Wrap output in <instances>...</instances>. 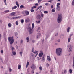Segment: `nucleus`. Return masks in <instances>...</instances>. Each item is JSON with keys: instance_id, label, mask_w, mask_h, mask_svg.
Masks as SVG:
<instances>
[{"instance_id": "nucleus-1", "label": "nucleus", "mask_w": 74, "mask_h": 74, "mask_svg": "<svg viewBox=\"0 0 74 74\" xmlns=\"http://www.w3.org/2000/svg\"><path fill=\"white\" fill-rule=\"evenodd\" d=\"M62 49L61 48H58L56 49V53L58 56L62 55Z\"/></svg>"}, {"instance_id": "nucleus-2", "label": "nucleus", "mask_w": 74, "mask_h": 74, "mask_svg": "<svg viewBox=\"0 0 74 74\" xmlns=\"http://www.w3.org/2000/svg\"><path fill=\"white\" fill-rule=\"evenodd\" d=\"M62 21V14H59L58 15L57 18V22L59 23H60Z\"/></svg>"}, {"instance_id": "nucleus-3", "label": "nucleus", "mask_w": 74, "mask_h": 74, "mask_svg": "<svg viewBox=\"0 0 74 74\" xmlns=\"http://www.w3.org/2000/svg\"><path fill=\"white\" fill-rule=\"evenodd\" d=\"M8 40L10 44H12L14 43V37L13 36L9 37Z\"/></svg>"}, {"instance_id": "nucleus-4", "label": "nucleus", "mask_w": 74, "mask_h": 74, "mask_svg": "<svg viewBox=\"0 0 74 74\" xmlns=\"http://www.w3.org/2000/svg\"><path fill=\"white\" fill-rule=\"evenodd\" d=\"M68 47L69 48V52H71L72 49V47H73V45L72 44H69L68 46Z\"/></svg>"}, {"instance_id": "nucleus-5", "label": "nucleus", "mask_w": 74, "mask_h": 74, "mask_svg": "<svg viewBox=\"0 0 74 74\" xmlns=\"http://www.w3.org/2000/svg\"><path fill=\"white\" fill-rule=\"evenodd\" d=\"M60 5V4L59 3H58L57 4V7L56 8V10H58V11H60V6L59 5Z\"/></svg>"}, {"instance_id": "nucleus-6", "label": "nucleus", "mask_w": 74, "mask_h": 74, "mask_svg": "<svg viewBox=\"0 0 74 74\" xmlns=\"http://www.w3.org/2000/svg\"><path fill=\"white\" fill-rule=\"evenodd\" d=\"M29 33V34H31L32 33H33V31H32V29L31 28V27H29L28 28Z\"/></svg>"}, {"instance_id": "nucleus-7", "label": "nucleus", "mask_w": 74, "mask_h": 74, "mask_svg": "<svg viewBox=\"0 0 74 74\" xmlns=\"http://www.w3.org/2000/svg\"><path fill=\"white\" fill-rule=\"evenodd\" d=\"M12 54L13 55H16V52L14 51V48L13 47L12 48Z\"/></svg>"}, {"instance_id": "nucleus-8", "label": "nucleus", "mask_w": 74, "mask_h": 74, "mask_svg": "<svg viewBox=\"0 0 74 74\" xmlns=\"http://www.w3.org/2000/svg\"><path fill=\"white\" fill-rule=\"evenodd\" d=\"M19 17H12L11 18V19H18V18H19Z\"/></svg>"}, {"instance_id": "nucleus-9", "label": "nucleus", "mask_w": 74, "mask_h": 74, "mask_svg": "<svg viewBox=\"0 0 74 74\" xmlns=\"http://www.w3.org/2000/svg\"><path fill=\"white\" fill-rule=\"evenodd\" d=\"M36 18L38 20L40 19H41V16L40 15H38L36 16Z\"/></svg>"}, {"instance_id": "nucleus-10", "label": "nucleus", "mask_w": 74, "mask_h": 74, "mask_svg": "<svg viewBox=\"0 0 74 74\" xmlns=\"http://www.w3.org/2000/svg\"><path fill=\"white\" fill-rule=\"evenodd\" d=\"M47 59L48 61L51 62V57L49 56H47Z\"/></svg>"}, {"instance_id": "nucleus-11", "label": "nucleus", "mask_w": 74, "mask_h": 74, "mask_svg": "<svg viewBox=\"0 0 74 74\" xmlns=\"http://www.w3.org/2000/svg\"><path fill=\"white\" fill-rule=\"evenodd\" d=\"M43 55V52H42L41 53H40L39 54V56L40 58H41L42 56Z\"/></svg>"}, {"instance_id": "nucleus-12", "label": "nucleus", "mask_w": 74, "mask_h": 74, "mask_svg": "<svg viewBox=\"0 0 74 74\" xmlns=\"http://www.w3.org/2000/svg\"><path fill=\"white\" fill-rule=\"evenodd\" d=\"M25 13L26 15H29V12L28 11H25Z\"/></svg>"}, {"instance_id": "nucleus-13", "label": "nucleus", "mask_w": 74, "mask_h": 74, "mask_svg": "<svg viewBox=\"0 0 74 74\" xmlns=\"http://www.w3.org/2000/svg\"><path fill=\"white\" fill-rule=\"evenodd\" d=\"M31 69H35L36 68V66L34 65H32L31 67Z\"/></svg>"}, {"instance_id": "nucleus-14", "label": "nucleus", "mask_w": 74, "mask_h": 74, "mask_svg": "<svg viewBox=\"0 0 74 74\" xmlns=\"http://www.w3.org/2000/svg\"><path fill=\"white\" fill-rule=\"evenodd\" d=\"M25 21L26 23H27V22H30V20H29V18H27V19H25Z\"/></svg>"}, {"instance_id": "nucleus-15", "label": "nucleus", "mask_w": 74, "mask_h": 74, "mask_svg": "<svg viewBox=\"0 0 74 74\" xmlns=\"http://www.w3.org/2000/svg\"><path fill=\"white\" fill-rule=\"evenodd\" d=\"M40 36H41V34H39L36 36V38H39V37H40Z\"/></svg>"}, {"instance_id": "nucleus-16", "label": "nucleus", "mask_w": 74, "mask_h": 74, "mask_svg": "<svg viewBox=\"0 0 74 74\" xmlns=\"http://www.w3.org/2000/svg\"><path fill=\"white\" fill-rule=\"evenodd\" d=\"M42 60L43 62H44L45 60V58L44 57V56H43L42 58Z\"/></svg>"}, {"instance_id": "nucleus-17", "label": "nucleus", "mask_w": 74, "mask_h": 74, "mask_svg": "<svg viewBox=\"0 0 74 74\" xmlns=\"http://www.w3.org/2000/svg\"><path fill=\"white\" fill-rule=\"evenodd\" d=\"M36 23H41V21L39 20L36 21Z\"/></svg>"}, {"instance_id": "nucleus-18", "label": "nucleus", "mask_w": 74, "mask_h": 74, "mask_svg": "<svg viewBox=\"0 0 74 74\" xmlns=\"http://www.w3.org/2000/svg\"><path fill=\"white\" fill-rule=\"evenodd\" d=\"M16 8H17V6H15L14 7H12V10H13L14 9H16Z\"/></svg>"}, {"instance_id": "nucleus-19", "label": "nucleus", "mask_w": 74, "mask_h": 74, "mask_svg": "<svg viewBox=\"0 0 74 74\" xmlns=\"http://www.w3.org/2000/svg\"><path fill=\"white\" fill-rule=\"evenodd\" d=\"M9 11L8 10H6L5 11H4L3 12V13H7L8 12H9Z\"/></svg>"}, {"instance_id": "nucleus-20", "label": "nucleus", "mask_w": 74, "mask_h": 74, "mask_svg": "<svg viewBox=\"0 0 74 74\" xmlns=\"http://www.w3.org/2000/svg\"><path fill=\"white\" fill-rule=\"evenodd\" d=\"M29 64V62H27L26 65V68H27Z\"/></svg>"}, {"instance_id": "nucleus-21", "label": "nucleus", "mask_w": 74, "mask_h": 74, "mask_svg": "<svg viewBox=\"0 0 74 74\" xmlns=\"http://www.w3.org/2000/svg\"><path fill=\"white\" fill-rule=\"evenodd\" d=\"M72 66L74 69V57L73 58V64Z\"/></svg>"}, {"instance_id": "nucleus-22", "label": "nucleus", "mask_w": 74, "mask_h": 74, "mask_svg": "<svg viewBox=\"0 0 74 74\" xmlns=\"http://www.w3.org/2000/svg\"><path fill=\"white\" fill-rule=\"evenodd\" d=\"M20 8L21 9H22V8H25V6H23V5H21L20 6Z\"/></svg>"}, {"instance_id": "nucleus-23", "label": "nucleus", "mask_w": 74, "mask_h": 74, "mask_svg": "<svg viewBox=\"0 0 74 74\" xmlns=\"http://www.w3.org/2000/svg\"><path fill=\"white\" fill-rule=\"evenodd\" d=\"M26 39L27 42H29V38L28 37H27Z\"/></svg>"}, {"instance_id": "nucleus-24", "label": "nucleus", "mask_w": 74, "mask_h": 74, "mask_svg": "<svg viewBox=\"0 0 74 74\" xmlns=\"http://www.w3.org/2000/svg\"><path fill=\"white\" fill-rule=\"evenodd\" d=\"M11 26H12V25L10 23H9L8 24V26L9 27H11Z\"/></svg>"}, {"instance_id": "nucleus-25", "label": "nucleus", "mask_w": 74, "mask_h": 74, "mask_svg": "<svg viewBox=\"0 0 74 74\" xmlns=\"http://www.w3.org/2000/svg\"><path fill=\"white\" fill-rule=\"evenodd\" d=\"M15 12H12L10 14V15L12 16H13V15H15Z\"/></svg>"}, {"instance_id": "nucleus-26", "label": "nucleus", "mask_w": 74, "mask_h": 74, "mask_svg": "<svg viewBox=\"0 0 74 74\" xmlns=\"http://www.w3.org/2000/svg\"><path fill=\"white\" fill-rule=\"evenodd\" d=\"M73 72V71H72V69H69V73L70 74H72Z\"/></svg>"}, {"instance_id": "nucleus-27", "label": "nucleus", "mask_w": 74, "mask_h": 74, "mask_svg": "<svg viewBox=\"0 0 74 74\" xmlns=\"http://www.w3.org/2000/svg\"><path fill=\"white\" fill-rule=\"evenodd\" d=\"M71 41V38H68V42H70Z\"/></svg>"}, {"instance_id": "nucleus-28", "label": "nucleus", "mask_w": 74, "mask_h": 74, "mask_svg": "<svg viewBox=\"0 0 74 74\" xmlns=\"http://www.w3.org/2000/svg\"><path fill=\"white\" fill-rule=\"evenodd\" d=\"M16 5L18 7H19V5L18 4V2L16 1Z\"/></svg>"}, {"instance_id": "nucleus-29", "label": "nucleus", "mask_w": 74, "mask_h": 74, "mask_svg": "<svg viewBox=\"0 0 74 74\" xmlns=\"http://www.w3.org/2000/svg\"><path fill=\"white\" fill-rule=\"evenodd\" d=\"M37 8L36 6H34L31 8V9H34V8Z\"/></svg>"}, {"instance_id": "nucleus-30", "label": "nucleus", "mask_w": 74, "mask_h": 74, "mask_svg": "<svg viewBox=\"0 0 74 74\" xmlns=\"http://www.w3.org/2000/svg\"><path fill=\"white\" fill-rule=\"evenodd\" d=\"M67 70H64V74H67L66 73H67Z\"/></svg>"}, {"instance_id": "nucleus-31", "label": "nucleus", "mask_w": 74, "mask_h": 74, "mask_svg": "<svg viewBox=\"0 0 74 74\" xmlns=\"http://www.w3.org/2000/svg\"><path fill=\"white\" fill-rule=\"evenodd\" d=\"M39 69L40 71L42 70V67L41 66H40L39 67Z\"/></svg>"}, {"instance_id": "nucleus-32", "label": "nucleus", "mask_w": 74, "mask_h": 74, "mask_svg": "<svg viewBox=\"0 0 74 74\" xmlns=\"http://www.w3.org/2000/svg\"><path fill=\"white\" fill-rule=\"evenodd\" d=\"M70 27H69L68 28L67 30V32H69L70 31Z\"/></svg>"}, {"instance_id": "nucleus-33", "label": "nucleus", "mask_w": 74, "mask_h": 74, "mask_svg": "<svg viewBox=\"0 0 74 74\" xmlns=\"http://www.w3.org/2000/svg\"><path fill=\"white\" fill-rule=\"evenodd\" d=\"M32 29L34 28V23H33L32 24Z\"/></svg>"}, {"instance_id": "nucleus-34", "label": "nucleus", "mask_w": 74, "mask_h": 74, "mask_svg": "<svg viewBox=\"0 0 74 74\" xmlns=\"http://www.w3.org/2000/svg\"><path fill=\"white\" fill-rule=\"evenodd\" d=\"M46 37L45 40L46 41H47V39L48 38V35H47V34H46Z\"/></svg>"}, {"instance_id": "nucleus-35", "label": "nucleus", "mask_w": 74, "mask_h": 74, "mask_svg": "<svg viewBox=\"0 0 74 74\" xmlns=\"http://www.w3.org/2000/svg\"><path fill=\"white\" fill-rule=\"evenodd\" d=\"M42 6H39L37 8V10H38V9H39V8H42Z\"/></svg>"}, {"instance_id": "nucleus-36", "label": "nucleus", "mask_w": 74, "mask_h": 74, "mask_svg": "<svg viewBox=\"0 0 74 74\" xmlns=\"http://www.w3.org/2000/svg\"><path fill=\"white\" fill-rule=\"evenodd\" d=\"M46 67H48L49 66V64L48 63H47L46 64Z\"/></svg>"}, {"instance_id": "nucleus-37", "label": "nucleus", "mask_w": 74, "mask_h": 74, "mask_svg": "<svg viewBox=\"0 0 74 74\" xmlns=\"http://www.w3.org/2000/svg\"><path fill=\"white\" fill-rule=\"evenodd\" d=\"M15 23L16 25H18V21H16Z\"/></svg>"}, {"instance_id": "nucleus-38", "label": "nucleus", "mask_w": 74, "mask_h": 74, "mask_svg": "<svg viewBox=\"0 0 74 74\" xmlns=\"http://www.w3.org/2000/svg\"><path fill=\"white\" fill-rule=\"evenodd\" d=\"M72 5L73 6L74 5V1H73L72 2Z\"/></svg>"}, {"instance_id": "nucleus-39", "label": "nucleus", "mask_w": 74, "mask_h": 74, "mask_svg": "<svg viewBox=\"0 0 74 74\" xmlns=\"http://www.w3.org/2000/svg\"><path fill=\"white\" fill-rule=\"evenodd\" d=\"M21 23H23V22H24V20H23V19H21Z\"/></svg>"}, {"instance_id": "nucleus-40", "label": "nucleus", "mask_w": 74, "mask_h": 74, "mask_svg": "<svg viewBox=\"0 0 74 74\" xmlns=\"http://www.w3.org/2000/svg\"><path fill=\"white\" fill-rule=\"evenodd\" d=\"M20 55H21V56H22V52L21 51L19 53Z\"/></svg>"}, {"instance_id": "nucleus-41", "label": "nucleus", "mask_w": 74, "mask_h": 74, "mask_svg": "<svg viewBox=\"0 0 74 74\" xmlns=\"http://www.w3.org/2000/svg\"><path fill=\"white\" fill-rule=\"evenodd\" d=\"M48 11H44V14H47L48 13Z\"/></svg>"}, {"instance_id": "nucleus-42", "label": "nucleus", "mask_w": 74, "mask_h": 74, "mask_svg": "<svg viewBox=\"0 0 74 74\" xmlns=\"http://www.w3.org/2000/svg\"><path fill=\"white\" fill-rule=\"evenodd\" d=\"M18 69H21V65H19L18 66Z\"/></svg>"}, {"instance_id": "nucleus-43", "label": "nucleus", "mask_w": 74, "mask_h": 74, "mask_svg": "<svg viewBox=\"0 0 74 74\" xmlns=\"http://www.w3.org/2000/svg\"><path fill=\"white\" fill-rule=\"evenodd\" d=\"M38 51H36L34 52L33 53H35V54L37 53Z\"/></svg>"}, {"instance_id": "nucleus-44", "label": "nucleus", "mask_w": 74, "mask_h": 74, "mask_svg": "<svg viewBox=\"0 0 74 74\" xmlns=\"http://www.w3.org/2000/svg\"><path fill=\"white\" fill-rule=\"evenodd\" d=\"M30 11L31 12H34V10H33V9H31Z\"/></svg>"}, {"instance_id": "nucleus-45", "label": "nucleus", "mask_w": 74, "mask_h": 74, "mask_svg": "<svg viewBox=\"0 0 74 74\" xmlns=\"http://www.w3.org/2000/svg\"><path fill=\"white\" fill-rule=\"evenodd\" d=\"M52 12H55V10L53 9H52Z\"/></svg>"}, {"instance_id": "nucleus-46", "label": "nucleus", "mask_w": 74, "mask_h": 74, "mask_svg": "<svg viewBox=\"0 0 74 74\" xmlns=\"http://www.w3.org/2000/svg\"><path fill=\"white\" fill-rule=\"evenodd\" d=\"M34 70L33 69L32 71H31V73H32V74H33V73H34Z\"/></svg>"}, {"instance_id": "nucleus-47", "label": "nucleus", "mask_w": 74, "mask_h": 74, "mask_svg": "<svg viewBox=\"0 0 74 74\" xmlns=\"http://www.w3.org/2000/svg\"><path fill=\"white\" fill-rule=\"evenodd\" d=\"M34 5H35V6H36L37 7V5H38V4L36 3Z\"/></svg>"}, {"instance_id": "nucleus-48", "label": "nucleus", "mask_w": 74, "mask_h": 74, "mask_svg": "<svg viewBox=\"0 0 74 74\" xmlns=\"http://www.w3.org/2000/svg\"><path fill=\"white\" fill-rule=\"evenodd\" d=\"M4 2L5 5H7V3H6V0H4Z\"/></svg>"}, {"instance_id": "nucleus-49", "label": "nucleus", "mask_w": 74, "mask_h": 74, "mask_svg": "<svg viewBox=\"0 0 74 74\" xmlns=\"http://www.w3.org/2000/svg\"><path fill=\"white\" fill-rule=\"evenodd\" d=\"M12 69L11 68H10L9 69V71L10 72H11V71H12Z\"/></svg>"}, {"instance_id": "nucleus-50", "label": "nucleus", "mask_w": 74, "mask_h": 74, "mask_svg": "<svg viewBox=\"0 0 74 74\" xmlns=\"http://www.w3.org/2000/svg\"><path fill=\"white\" fill-rule=\"evenodd\" d=\"M15 34L16 36H17V35H18V33L15 32Z\"/></svg>"}, {"instance_id": "nucleus-51", "label": "nucleus", "mask_w": 74, "mask_h": 74, "mask_svg": "<svg viewBox=\"0 0 74 74\" xmlns=\"http://www.w3.org/2000/svg\"><path fill=\"white\" fill-rule=\"evenodd\" d=\"M1 53H3V50H1Z\"/></svg>"}, {"instance_id": "nucleus-52", "label": "nucleus", "mask_w": 74, "mask_h": 74, "mask_svg": "<svg viewBox=\"0 0 74 74\" xmlns=\"http://www.w3.org/2000/svg\"><path fill=\"white\" fill-rule=\"evenodd\" d=\"M41 17L42 18V17H43V16H44V14H41Z\"/></svg>"}, {"instance_id": "nucleus-53", "label": "nucleus", "mask_w": 74, "mask_h": 74, "mask_svg": "<svg viewBox=\"0 0 74 74\" xmlns=\"http://www.w3.org/2000/svg\"><path fill=\"white\" fill-rule=\"evenodd\" d=\"M34 48H32V52H33L34 51Z\"/></svg>"}, {"instance_id": "nucleus-54", "label": "nucleus", "mask_w": 74, "mask_h": 74, "mask_svg": "<svg viewBox=\"0 0 74 74\" xmlns=\"http://www.w3.org/2000/svg\"><path fill=\"white\" fill-rule=\"evenodd\" d=\"M1 37H2L1 35V34H0V40H1Z\"/></svg>"}, {"instance_id": "nucleus-55", "label": "nucleus", "mask_w": 74, "mask_h": 74, "mask_svg": "<svg viewBox=\"0 0 74 74\" xmlns=\"http://www.w3.org/2000/svg\"><path fill=\"white\" fill-rule=\"evenodd\" d=\"M45 5H46V6H48V5L49 4L48 3H46L45 4Z\"/></svg>"}, {"instance_id": "nucleus-56", "label": "nucleus", "mask_w": 74, "mask_h": 74, "mask_svg": "<svg viewBox=\"0 0 74 74\" xmlns=\"http://www.w3.org/2000/svg\"><path fill=\"white\" fill-rule=\"evenodd\" d=\"M73 33H71L70 34V36L71 37V36H72V35H73Z\"/></svg>"}, {"instance_id": "nucleus-57", "label": "nucleus", "mask_w": 74, "mask_h": 74, "mask_svg": "<svg viewBox=\"0 0 74 74\" xmlns=\"http://www.w3.org/2000/svg\"><path fill=\"white\" fill-rule=\"evenodd\" d=\"M41 1V0H38V3H40Z\"/></svg>"}, {"instance_id": "nucleus-58", "label": "nucleus", "mask_w": 74, "mask_h": 74, "mask_svg": "<svg viewBox=\"0 0 74 74\" xmlns=\"http://www.w3.org/2000/svg\"><path fill=\"white\" fill-rule=\"evenodd\" d=\"M31 55V56L32 57L33 56V54L32 53H31L30 54Z\"/></svg>"}, {"instance_id": "nucleus-59", "label": "nucleus", "mask_w": 74, "mask_h": 74, "mask_svg": "<svg viewBox=\"0 0 74 74\" xmlns=\"http://www.w3.org/2000/svg\"><path fill=\"white\" fill-rule=\"evenodd\" d=\"M20 42H21V43H22V42H23V40H21Z\"/></svg>"}, {"instance_id": "nucleus-60", "label": "nucleus", "mask_w": 74, "mask_h": 74, "mask_svg": "<svg viewBox=\"0 0 74 74\" xmlns=\"http://www.w3.org/2000/svg\"><path fill=\"white\" fill-rule=\"evenodd\" d=\"M37 55H38V53H37L36 54L35 57H36V56H37Z\"/></svg>"}, {"instance_id": "nucleus-61", "label": "nucleus", "mask_w": 74, "mask_h": 74, "mask_svg": "<svg viewBox=\"0 0 74 74\" xmlns=\"http://www.w3.org/2000/svg\"><path fill=\"white\" fill-rule=\"evenodd\" d=\"M51 8H53V5H52L51 6Z\"/></svg>"}, {"instance_id": "nucleus-62", "label": "nucleus", "mask_w": 74, "mask_h": 74, "mask_svg": "<svg viewBox=\"0 0 74 74\" xmlns=\"http://www.w3.org/2000/svg\"><path fill=\"white\" fill-rule=\"evenodd\" d=\"M37 58H38V60H40V59L39 58V57H37Z\"/></svg>"}, {"instance_id": "nucleus-63", "label": "nucleus", "mask_w": 74, "mask_h": 74, "mask_svg": "<svg viewBox=\"0 0 74 74\" xmlns=\"http://www.w3.org/2000/svg\"><path fill=\"white\" fill-rule=\"evenodd\" d=\"M32 41V42H34L35 41H34V40H33Z\"/></svg>"}, {"instance_id": "nucleus-64", "label": "nucleus", "mask_w": 74, "mask_h": 74, "mask_svg": "<svg viewBox=\"0 0 74 74\" xmlns=\"http://www.w3.org/2000/svg\"><path fill=\"white\" fill-rule=\"evenodd\" d=\"M58 33H57L56 34V36H58Z\"/></svg>"}]
</instances>
